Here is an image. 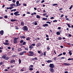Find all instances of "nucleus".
<instances>
[{"mask_svg":"<svg viewBox=\"0 0 73 73\" xmlns=\"http://www.w3.org/2000/svg\"><path fill=\"white\" fill-rule=\"evenodd\" d=\"M53 68H50V72H52V73H54V70Z\"/></svg>","mask_w":73,"mask_h":73,"instance_id":"423d86ee","label":"nucleus"},{"mask_svg":"<svg viewBox=\"0 0 73 73\" xmlns=\"http://www.w3.org/2000/svg\"><path fill=\"white\" fill-rule=\"evenodd\" d=\"M13 2L14 3H15L16 2V1L15 0H13Z\"/></svg>","mask_w":73,"mask_h":73,"instance_id":"bf43d9fd","label":"nucleus"},{"mask_svg":"<svg viewBox=\"0 0 73 73\" xmlns=\"http://www.w3.org/2000/svg\"><path fill=\"white\" fill-rule=\"evenodd\" d=\"M29 70H31V71L33 70V69L32 68H30L29 69Z\"/></svg>","mask_w":73,"mask_h":73,"instance_id":"c03bdc74","label":"nucleus"},{"mask_svg":"<svg viewBox=\"0 0 73 73\" xmlns=\"http://www.w3.org/2000/svg\"><path fill=\"white\" fill-rule=\"evenodd\" d=\"M19 13V11H17V12H15L14 13V15H15V16H18V15H20V14H18Z\"/></svg>","mask_w":73,"mask_h":73,"instance_id":"39448f33","label":"nucleus"},{"mask_svg":"<svg viewBox=\"0 0 73 73\" xmlns=\"http://www.w3.org/2000/svg\"><path fill=\"white\" fill-rule=\"evenodd\" d=\"M68 36L69 37H71V36H72V35H71V34H69L68 35Z\"/></svg>","mask_w":73,"mask_h":73,"instance_id":"052dcab7","label":"nucleus"},{"mask_svg":"<svg viewBox=\"0 0 73 73\" xmlns=\"http://www.w3.org/2000/svg\"><path fill=\"white\" fill-rule=\"evenodd\" d=\"M28 53H30L28 54V56H33V55H35L34 52L33 51H30L28 52Z\"/></svg>","mask_w":73,"mask_h":73,"instance_id":"f257e3e1","label":"nucleus"},{"mask_svg":"<svg viewBox=\"0 0 73 73\" xmlns=\"http://www.w3.org/2000/svg\"><path fill=\"white\" fill-rule=\"evenodd\" d=\"M49 66L51 68H54V66L53 64H50Z\"/></svg>","mask_w":73,"mask_h":73,"instance_id":"20e7f679","label":"nucleus"},{"mask_svg":"<svg viewBox=\"0 0 73 73\" xmlns=\"http://www.w3.org/2000/svg\"><path fill=\"white\" fill-rule=\"evenodd\" d=\"M66 24L67 25V26L69 27V28H71V27L70 26V25L68 23H66Z\"/></svg>","mask_w":73,"mask_h":73,"instance_id":"b1692460","label":"nucleus"},{"mask_svg":"<svg viewBox=\"0 0 73 73\" xmlns=\"http://www.w3.org/2000/svg\"><path fill=\"white\" fill-rule=\"evenodd\" d=\"M25 44H26V42H23V45H24Z\"/></svg>","mask_w":73,"mask_h":73,"instance_id":"37998d69","label":"nucleus"},{"mask_svg":"<svg viewBox=\"0 0 73 73\" xmlns=\"http://www.w3.org/2000/svg\"><path fill=\"white\" fill-rule=\"evenodd\" d=\"M34 24L35 25H37V23L36 21H35L34 22Z\"/></svg>","mask_w":73,"mask_h":73,"instance_id":"a878e982","label":"nucleus"},{"mask_svg":"<svg viewBox=\"0 0 73 73\" xmlns=\"http://www.w3.org/2000/svg\"><path fill=\"white\" fill-rule=\"evenodd\" d=\"M22 51V49L21 48H19L18 49V52H21V51Z\"/></svg>","mask_w":73,"mask_h":73,"instance_id":"dca6fc26","label":"nucleus"},{"mask_svg":"<svg viewBox=\"0 0 73 73\" xmlns=\"http://www.w3.org/2000/svg\"><path fill=\"white\" fill-rule=\"evenodd\" d=\"M36 17L37 19H40V16L38 15H37Z\"/></svg>","mask_w":73,"mask_h":73,"instance_id":"6ab92c4d","label":"nucleus"},{"mask_svg":"<svg viewBox=\"0 0 73 73\" xmlns=\"http://www.w3.org/2000/svg\"><path fill=\"white\" fill-rule=\"evenodd\" d=\"M31 45L32 46H36V44H33Z\"/></svg>","mask_w":73,"mask_h":73,"instance_id":"603ef678","label":"nucleus"},{"mask_svg":"<svg viewBox=\"0 0 73 73\" xmlns=\"http://www.w3.org/2000/svg\"><path fill=\"white\" fill-rule=\"evenodd\" d=\"M4 17L5 19H7V18H8V16H7V15H5Z\"/></svg>","mask_w":73,"mask_h":73,"instance_id":"de8ad7c7","label":"nucleus"},{"mask_svg":"<svg viewBox=\"0 0 73 73\" xmlns=\"http://www.w3.org/2000/svg\"><path fill=\"white\" fill-rule=\"evenodd\" d=\"M63 55H65V54H66V52H63Z\"/></svg>","mask_w":73,"mask_h":73,"instance_id":"680f3d73","label":"nucleus"},{"mask_svg":"<svg viewBox=\"0 0 73 73\" xmlns=\"http://www.w3.org/2000/svg\"><path fill=\"white\" fill-rule=\"evenodd\" d=\"M56 34L57 35H60V33L58 31H57L56 32Z\"/></svg>","mask_w":73,"mask_h":73,"instance_id":"f3484780","label":"nucleus"},{"mask_svg":"<svg viewBox=\"0 0 73 73\" xmlns=\"http://www.w3.org/2000/svg\"><path fill=\"white\" fill-rule=\"evenodd\" d=\"M26 40H27V41H29V40H30V38L29 37H28V38H26Z\"/></svg>","mask_w":73,"mask_h":73,"instance_id":"aec40b11","label":"nucleus"},{"mask_svg":"<svg viewBox=\"0 0 73 73\" xmlns=\"http://www.w3.org/2000/svg\"><path fill=\"white\" fill-rule=\"evenodd\" d=\"M44 56H46V52H44L43 54Z\"/></svg>","mask_w":73,"mask_h":73,"instance_id":"5fc2aeb1","label":"nucleus"},{"mask_svg":"<svg viewBox=\"0 0 73 73\" xmlns=\"http://www.w3.org/2000/svg\"><path fill=\"white\" fill-rule=\"evenodd\" d=\"M46 13H44L43 14L42 16H46Z\"/></svg>","mask_w":73,"mask_h":73,"instance_id":"49530a36","label":"nucleus"},{"mask_svg":"<svg viewBox=\"0 0 73 73\" xmlns=\"http://www.w3.org/2000/svg\"><path fill=\"white\" fill-rule=\"evenodd\" d=\"M41 11V10L40 9H37V11L39 12H40Z\"/></svg>","mask_w":73,"mask_h":73,"instance_id":"c756f323","label":"nucleus"},{"mask_svg":"<svg viewBox=\"0 0 73 73\" xmlns=\"http://www.w3.org/2000/svg\"><path fill=\"white\" fill-rule=\"evenodd\" d=\"M15 4L13 3L12 4L10 5V6H11V7H13V6H15Z\"/></svg>","mask_w":73,"mask_h":73,"instance_id":"4be33fe9","label":"nucleus"},{"mask_svg":"<svg viewBox=\"0 0 73 73\" xmlns=\"http://www.w3.org/2000/svg\"><path fill=\"white\" fill-rule=\"evenodd\" d=\"M20 5H21V4L19 3V4L18 5H14V7H17L18 6H20Z\"/></svg>","mask_w":73,"mask_h":73,"instance_id":"c85d7f7f","label":"nucleus"},{"mask_svg":"<svg viewBox=\"0 0 73 73\" xmlns=\"http://www.w3.org/2000/svg\"><path fill=\"white\" fill-rule=\"evenodd\" d=\"M64 16V15L62 14L60 16L61 17H62Z\"/></svg>","mask_w":73,"mask_h":73,"instance_id":"774afa93","label":"nucleus"},{"mask_svg":"<svg viewBox=\"0 0 73 73\" xmlns=\"http://www.w3.org/2000/svg\"><path fill=\"white\" fill-rule=\"evenodd\" d=\"M21 59H19V64H21Z\"/></svg>","mask_w":73,"mask_h":73,"instance_id":"f704fd0d","label":"nucleus"},{"mask_svg":"<svg viewBox=\"0 0 73 73\" xmlns=\"http://www.w3.org/2000/svg\"><path fill=\"white\" fill-rule=\"evenodd\" d=\"M50 48L49 46L47 47V49L48 50H50Z\"/></svg>","mask_w":73,"mask_h":73,"instance_id":"c9c22d12","label":"nucleus"},{"mask_svg":"<svg viewBox=\"0 0 73 73\" xmlns=\"http://www.w3.org/2000/svg\"><path fill=\"white\" fill-rule=\"evenodd\" d=\"M68 60H73V58H69L68 59Z\"/></svg>","mask_w":73,"mask_h":73,"instance_id":"e433bc0d","label":"nucleus"},{"mask_svg":"<svg viewBox=\"0 0 73 73\" xmlns=\"http://www.w3.org/2000/svg\"><path fill=\"white\" fill-rule=\"evenodd\" d=\"M17 38H15L13 40L14 41V44H17Z\"/></svg>","mask_w":73,"mask_h":73,"instance_id":"7ed1b4c3","label":"nucleus"},{"mask_svg":"<svg viewBox=\"0 0 73 73\" xmlns=\"http://www.w3.org/2000/svg\"><path fill=\"white\" fill-rule=\"evenodd\" d=\"M16 57V55H13L12 56V57Z\"/></svg>","mask_w":73,"mask_h":73,"instance_id":"69168bd1","label":"nucleus"},{"mask_svg":"<svg viewBox=\"0 0 73 73\" xmlns=\"http://www.w3.org/2000/svg\"><path fill=\"white\" fill-rule=\"evenodd\" d=\"M25 49L26 50H28V48H25Z\"/></svg>","mask_w":73,"mask_h":73,"instance_id":"13d9d810","label":"nucleus"},{"mask_svg":"<svg viewBox=\"0 0 73 73\" xmlns=\"http://www.w3.org/2000/svg\"><path fill=\"white\" fill-rule=\"evenodd\" d=\"M50 19H54V17H51Z\"/></svg>","mask_w":73,"mask_h":73,"instance_id":"0e129e2a","label":"nucleus"},{"mask_svg":"<svg viewBox=\"0 0 73 73\" xmlns=\"http://www.w3.org/2000/svg\"><path fill=\"white\" fill-rule=\"evenodd\" d=\"M23 5L24 6H27V4H26V3H23Z\"/></svg>","mask_w":73,"mask_h":73,"instance_id":"3c124183","label":"nucleus"},{"mask_svg":"<svg viewBox=\"0 0 73 73\" xmlns=\"http://www.w3.org/2000/svg\"><path fill=\"white\" fill-rule=\"evenodd\" d=\"M46 23H47V24H51V23H50V22H49V21H47L46 22Z\"/></svg>","mask_w":73,"mask_h":73,"instance_id":"ea45409f","label":"nucleus"},{"mask_svg":"<svg viewBox=\"0 0 73 73\" xmlns=\"http://www.w3.org/2000/svg\"><path fill=\"white\" fill-rule=\"evenodd\" d=\"M3 44L5 45H9V43H4Z\"/></svg>","mask_w":73,"mask_h":73,"instance_id":"2eb2a0df","label":"nucleus"},{"mask_svg":"<svg viewBox=\"0 0 73 73\" xmlns=\"http://www.w3.org/2000/svg\"><path fill=\"white\" fill-rule=\"evenodd\" d=\"M15 62V60H12L10 61V63H13V62Z\"/></svg>","mask_w":73,"mask_h":73,"instance_id":"f8f14e48","label":"nucleus"},{"mask_svg":"<svg viewBox=\"0 0 73 73\" xmlns=\"http://www.w3.org/2000/svg\"><path fill=\"white\" fill-rule=\"evenodd\" d=\"M42 19L43 20H47L48 19L46 18H43Z\"/></svg>","mask_w":73,"mask_h":73,"instance_id":"2f4dec72","label":"nucleus"},{"mask_svg":"<svg viewBox=\"0 0 73 73\" xmlns=\"http://www.w3.org/2000/svg\"><path fill=\"white\" fill-rule=\"evenodd\" d=\"M62 53H61L60 54H59L57 57H59V56H62Z\"/></svg>","mask_w":73,"mask_h":73,"instance_id":"a19ab883","label":"nucleus"},{"mask_svg":"<svg viewBox=\"0 0 73 73\" xmlns=\"http://www.w3.org/2000/svg\"><path fill=\"white\" fill-rule=\"evenodd\" d=\"M23 42H24V40H21L20 41V43H23Z\"/></svg>","mask_w":73,"mask_h":73,"instance_id":"79ce46f5","label":"nucleus"},{"mask_svg":"<svg viewBox=\"0 0 73 73\" xmlns=\"http://www.w3.org/2000/svg\"><path fill=\"white\" fill-rule=\"evenodd\" d=\"M25 23H24V22L23 21H21V24L22 26H24V24Z\"/></svg>","mask_w":73,"mask_h":73,"instance_id":"1a4fd4ad","label":"nucleus"},{"mask_svg":"<svg viewBox=\"0 0 73 73\" xmlns=\"http://www.w3.org/2000/svg\"><path fill=\"white\" fill-rule=\"evenodd\" d=\"M22 29L24 31H28V28H27V26H23V27L22 28Z\"/></svg>","mask_w":73,"mask_h":73,"instance_id":"f03ea898","label":"nucleus"},{"mask_svg":"<svg viewBox=\"0 0 73 73\" xmlns=\"http://www.w3.org/2000/svg\"><path fill=\"white\" fill-rule=\"evenodd\" d=\"M57 4L55 3L52 4V6H55L56 5H57Z\"/></svg>","mask_w":73,"mask_h":73,"instance_id":"58836bf2","label":"nucleus"},{"mask_svg":"<svg viewBox=\"0 0 73 73\" xmlns=\"http://www.w3.org/2000/svg\"><path fill=\"white\" fill-rule=\"evenodd\" d=\"M11 21L12 22H13V21H16V20L15 19H11Z\"/></svg>","mask_w":73,"mask_h":73,"instance_id":"473e14b6","label":"nucleus"},{"mask_svg":"<svg viewBox=\"0 0 73 73\" xmlns=\"http://www.w3.org/2000/svg\"><path fill=\"white\" fill-rule=\"evenodd\" d=\"M25 68H22L21 69V71H22V72H23V71H24V69Z\"/></svg>","mask_w":73,"mask_h":73,"instance_id":"72a5a7b5","label":"nucleus"},{"mask_svg":"<svg viewBox=\"0 0 73 73\" xmlns=\"http://www.w3.org/2000/svg\"><path fill=\"white\" fill-rule=\"evenodd\" d=\"M61 27H58V29H59V30H60V29H61Z\"/></svg>","mask_w":73,"mask_h":73,"instance_id":"6e6d98bb","label":"nucleus"},{"mask_svg":"<svg viewBox=\"0 0 73 73\" xmlns=\"http://www.w3.org/2000/svg\"><path fill=\"white\" fill-rule=\"evenodd\" d=\"M66 66H69V65H70V64L69 63H66Z\"/></svg>","mask_w":73,"mask_h":73,"instance_id":"09e8293b","label":"nucleus"},{"mask_svg":"<svg viewBox=\"0 0 73 73\" xmlns=\"http://www.w3.org/2000/svg\"><path fill=\"white\" fill-rule=\"evenodd\" d=\"M38 46H41V44L40 43H39L38 44Z\"/></svg>","mask_w":73,"mask_h":73,"instance_id":"412c9836","label":"nucleus"},{"mask_svg":"<svg viewBox=\"0 0 73 73\" xmlns=\"http://www.w3.org/2000/svg\"><path fill=\"white\" fill-rule=\"evenodd\" d=\"M73 7V5H71V6L70 7L69 9H71L72 8V7Z\"/></svg>","mask_w":73,"mask_h":73,"instance_id":"4c0bfd02","label":"nucleus"},{"mask_svg":"<svg viewBox=\"0 0 73 73\" xmlns=\"http://www.w3.org/2000/svg\"><path fill=\"white\" fill-rule=\"evenodd\" d=\"M69 53L70 56H71L72 54V53L71 52V51H70L69 52Z\"/></svg>","mask_w":73,"mask_h":73,"instance_id":"5701e85b","label":"nucleus"},{"mask_svg":"<svg viewBox=\"0 0 73 73\" xmlns=\"http://www.w3.org/2000/svg\"><path fill=\"white\" fill-rule=\"evenodd\" d=\"M32 60H33V61H34L35 60H37V58L35 57L34 58H32L31 59Z\"/></svg>","mask_w":73,"mask_h":73,"instance_id":"ddd939ff","label":"nucleus"},{"mask_svg":"<svg viewBox=\"0 0 73 73\" xmlns=\"http://www.w3.org/2000/svg\"><path fill=\"white\" fill-rule=\"evenodd\" d=\"M53 22L54 23V22H56V23H57V20H54L53 21Z\"/></svg>","mask_w":73,"mask_h":73,"instance_id":"864d4df0","label":"nucleus"},{"mask_svg":"<svg viewBox=\"0 0 73 73\" xmlns=\"http://www.w3.org/2000/svg\"><path fill=\"white\" fill-rule=\"evenodd\" d=\"M3 64V63L2 62H0V65H2V64Z\"/></svg>","mask_w":73,"mask_h":73,"instance_id":"338daca9","label":"nucleus"},{"mask_svg":"<svg viewBox=\"0 0 73 73\" xmlns=\"http://www.w3.org/2000/svg\"><path fill=\"white\" fill-rule=\"evenodd\" d=\"M46 62H47V63H49V62H52V60H48V61H46Z\"/></svg>","mask_w":73,"mask_h":73,"instance_id":"4468645a","label":"nucleus"},{"mask_svg":"<svg viewBox=\"0 0 73 73\" xmlns=\"http://www.w3.org/2000/svg\"><path fill=\"white\" fill-rule=\"evenodd\" d=\"M15 28L16 29H19V28L15 26Z\"/></svg>","mask_w":73,"mask_h":73,"instance_id":"8fccbe9b","label":"nucleus"},{"mask_svg":"<svg viewBox=\"0 0 73 73\" xmlns=\"http://www.w3.org/2000/svg\"><path fill=\"white\" fill-rule=\"evenodd\" d=\"M62 39V38L60 37H59L58 38V40H61Z\"/></svg>","mask_w":73,"mask_h":73,"instance_id":"a211bd4d","label":"nucleus"},{"mask_svg":"<svg viewBox=\"0 0 73 73\" xmlns=\"http://www.w3.org/2000/svg\"><path fill=\"white\" fill-rule=\"evenodd\" d=\"M13 8H14V7H9L10 9H13Z\"/></svg>","mask_w":73,"mask_h":73,"instance_id":"a18cd8bd","label":"nucleus"},{"mask_svg":"<svg viewBox=\"0 0 73 73\" xmlns=\"http://www.w3.org/2000/svg\"><path fill=\"white\" fill-rule=\"evenodd\" d=\"M24 53L25 54L26 53V51H23V52H20L19 53V55L21 56V55H23V54H24Z\"/></svg>","mask_w":73,"mask_h":73,"instance_id":"0eeeda50","label":"nucleus"},{"mask_svg":"<svg viewBox=\"0 0 73 73\" xmlns=\"http://www.w3.org/2000/svg\"><path fill=\"white\" fill-rule=\"evenodd\" d=\"M9 57H7L5 58V59H6V60H9Z\"/></svg>","mask_w":73,"mask_h":73,"instance_id":"bb28decb","label":"nucleus"},{"mask_svg":"<svg viewBox=\"0 0 73 73\" xmlns=\"http://www.w3.org/2000/svg\"><path fill=\"white\" fill-rule=\"evenodd\" d=\"M43 27H48V24H45L42 25Z\"/></svg>","mask_w":73,"mask_h":73,"instance_id":"9d476101","label":"nucleus"},{"mask_svg":"<svg viewBox=\"0 0 73 73\" xmlns=\"http://www.w3.org/2000/svg\"><path fill=\"white\" fill-rule=\"evenodd\" d=\"M16 11V9H14L13 10H11V12H12L13 11Z\"/></svg>","mask_w":73,"mask_h":73,"instance_id":"7c9ffc66","label":"nucleus"},{"mask_svg":"<svg viewBox=\"0 0 73 73\" xmlns=\"http://www.w3.org/2000/svg\"><path fill=\"white\" fill-rule=\"evenodd\" d=\"M8 49H11V47H7Z\"/></svg>","mask_w":73,"mask_h":73,"instance_id":"e2e57ef3","label":"nucleus"},{"mask_svg":"<svg viewBox=\"0 0 73 73\" xmlns=\"http://www.w3.org/2000/svg\"><path fill=\"white\" fill-rule=\"evenodd\" d=\"M0 33L1 35H3L4 34V31L3 30H1L0 31Z\"/></svg>","mask_w":73,"mask_h":73,"instance_id":"6e6552de","label":"nucleus"},{"mask_svg":"<svg viewBox=\"0 0 73 73\" xmlns=\"http://www.w3.org/2000/svg\"><path fill=\"white\" fill-rule=\"evenodd\" d=\"M6 57V55H3L2 56V58H5Z\"/></svg>","mask_w":73,"mask_h":73,"instance_id":"cd10ccee","label":"nucleus"},{"mask_svg":"<svg viewBox=\"0 0 73 73\" xmlns=\"http://www.w3.org/2000/svg\"><path fill=\"white\" fill-rule=\"evenodd\" d=\"M19 1H17L16 2V4L17 5H19Z\"/></svg>","mask_w":73,"mask_h":73,"instance_id":"393cba45","label":"nucleus"},{"mask_svg":"<svg viewBox=\"0 0 73 73\" xmlns=\"http://www.w3.org/2000/svg\"><path fill=\"white\" fill-rule=\"evenodd\" d=\"M29 48L30 49H33L34 48V47H33V46L31 45H30V46H29Z\"/></svg>","mask_w":73,"mask_h":73,"instance_id":"9b49d317","label":"nucleus"},{"mask_svg":"<svg viewBox=\"0 0 73 73\" xmlns=\"http://www.w3.org/2000/svg\"><path fill=\"white\" fill-rule=\"evenodd\" d=\"M44 2H45V1L44 0H42L41 1V3H43Z\"/></svg>","mask_w":73,"mask_h":73,"instance_id":"4d7b16f0","label":"nucleus"}]
</instances>
